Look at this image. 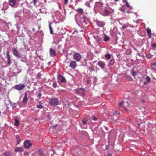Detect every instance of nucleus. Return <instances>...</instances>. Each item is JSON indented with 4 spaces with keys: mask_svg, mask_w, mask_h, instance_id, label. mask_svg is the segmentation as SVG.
Instances as JSON below:
<instances>
[{
    "mask_svg": "<svg viewBox=\"0 0 156 156\" xmlns=\"http://www.w3.org/2000/svg\"><path fill=\"white\" fill-rule=\"evenodd\" d=\"M49 103L52 106L57 105L58 103V101L56 98H49Z\"/></svg>",
    "mask_w": 156,
    "mask_h": 156,
    "instance_id": "nucleus-1",
    "label": "nucleus"
},
{
    "mask_svg": "<svg viewBox=\"0 0 156 156\" xmlns=\"http://www.w3.org/2000/svg\"><path fill=\"white\" fill-rule=\"evenodd\" d=\"M58 82L60 83H66V79L61 74H59L57 76Z\"/></svg>",
    "mask_w": 156,
    "mask_h": 156,
    "instance_id": "nucleus-2",
    "label": "nucleus"
},
{
    "mask_svg": "<svg viewBox=\"0 0 156 156\" xmlns=\"http://www.w3.org/2000/svg\"><path fill=\"white\" fill-rule=\"evenodd\" d=\"M73 58L77 61H80L81 57L80 54L78 53H75L73 55Z\"/></svg>",
    "mask_w": 156,
    "mask_h": 156,
    "instance_id": "nucleus-3",
    "label": "nucleus"
},
{
    "mask_svg": "<svg viewBox=\"0 0 156 156\" xmlns=\"http://www.w3.org/2000/svg\"><path fill=\"white\" fill-rule=\"evenodd\" d=\"M12 52L13 55L17 58H20L21 57V56L19 53L18 51L15 48H13Z\"/></svg>",
    "mask_w": 156,
    "mask_h": 156,
    "instance_id": "nucleus-4",
    "label": "nucleus"
},
{
    "mask_svg": "<svg viewBox=\"0 0 156 156\" xmlns=\"http://www.w3.org/2000/svg\"><path fill=\"white\" fill-rule=\"evenodd\" d=\"M32 144L31 141L30 140H27L24 142V146L26 148H28L31 146Z\"/></svg>",
    "mask_w": 156,
    "mask_h": 156,
    "instance_id": "nucleus-5",
    "label": "nucleus"
},
{
    "mask_svg": "<svg viewBox=\"0 0 156 156\" xmlns=\"http://www.w3.org/2000/svg\"><path fill=\"white\" fill-rule=\"evenodd\" d=\"M25 87V86L24 84L21 85H16L14 86V88L16 89L20 90L23 89Z\"/></svg>",
    "mask_w": 156,
    "mask_h": 156,
    "instance_id": "nucleus-6",
    "label": "nucleus"
},
{
    "mask_svg": "<svg viewBox=\"0 0 156 156\" xmlns=\"http://www.w3.org/2000/svg\"><path fill=\"white\" fill-rule=\"evenodd\" d=\"M17 1L18 0H10L9 2V5L11 7H13L15 6Z\"/></svg>",
    "mask_w": 156,
    "mask_h": 156,
    "instance_id": "nucleus-7",
    "label": "nucleus"
},
{
    "mask_svg": "<svg viewBox=\"0 0 156 156\" xmlns=\"http://www.w3.org/2000/svg\"><path fill=\"white\" fill-rule=\"evenodd\" d=\"M70 66L73 69H75L77 66V64L76 62L72 61L70 63Z\"/></svg>",
    "mask_w": 156,
    "mask_h": 156,
    "instance_id": "nucleus-8",
    "label": "nucleus"
},
{
    "mask_svg": "<svg viewBox=\"0 0 156 156\" xmlns=\"http://www.w3.org/2000/svg\"><path fill=\"white\" fill-rule=\"evenodd\" d=\"M28 98H27V94L26 92H25L24 94V96L22 101V103L23 104H25L27 103Z\"/></svg>",
    "mask_w": 156,
    "mask_h": 156,
    "instance_id": "nucleus-9",
    "label": "nucleus"
},
{
    "mask_svg": "<svg viewBox=\"0 0 156 156\" xmlns=\"http://www.w3.org/2000/svg\"><path fill=\"white\" fill-rule=\"evenodd\" d=\"M96 24L100 27H103L105 25V23L103 22L100 21H97L96 22Z\"/></svg>",
    "mask_w": 156,
    "mask_h": 156,
    "instance_id": "nucleus-10",
    "label": "nucleus"
},
{
    "mask_svg": "<svg viewBox=\"0 0 156 156\" xmlns=\"http://www.w3.org/2000/svg\"><path fill=\"white\" fill-rule=\"evenodd\" d=\"M98 64L101 69H103L105 67V63L103 61H99Z\"/></svg>",
    "mask_w": 156,
    "mask_h": 156,
    "instance_id": "nucleus-11",
    "label": "nucleus"
},
{
    "mask_svg": "<svg viewBox=\"0 0 156 156\" xmlns=\"http://www.w3.org/2000/svg\"><path fill=\"white\" fill-rule=\"evenodd\" d=\"M6 57L7 59V62L8 64L9 65H10L11 64V62L10 60V55L9 53V52H7L6 53Z\"/></svg>",
    "mask_w": 156,
    "mask_h": 156,
    "instance_id": "nucleus-12",
    "label": "nucleus"
},
{
    "mask_svg": "<svg viewBox=\"0 0 156 156\" xmlns=\"http://www.w3.org/2000/svg\"><path fill=\"white\" fill-rule=\"evenodd\" d=\"M50 55L51 56H54L56 55V53L55 51L52 48H51L50 49Z\"/></svg>",
    "mask_w": 156,
    "mask_h": 156,
    "instance_id": "nucleus-13",
    "label": "nucleus"
},
{
    "mask_svg": "<svg viewBox=\"0 0 156 156\" xmlns=\"http://www.w3.org/2000/svg\"><path fill=\"white\" fill-rule=\"evenodd\" d=\"M23 151V148L21 147H17L16 148L15 150V151L16 152H22Z\"/></svg>",
    "mask_w": 156,
    "mask_h": 156,
    "instance_id": "nucleus-14",
    "label": "nucleus"
},
{
    "mask_svg": "<svg viewBox=\"0 0 156 156\" xmlns=\"http://www.w3.org/2000/svg\"><path fill=\"white\" fill-rule=\"evenodd\" d=\"M147 33L148 36L149 38H151V29L149 28H148L147 29Z\"/></svg>",
    "mask_w": 156,
    "mask_h": 156,
    "instance_id": "nucleus-15",
    "label": "nucleus"
},
{
    "mask_svg": "<svg viewBox=\"0 0 156 156\" xmlns=\"http://www.w3.org/2000/svg\"><path fill=\"white\" fill-rule=\"evenodd\" d=\"M78 13L80 15H83L84 13L83 10L82 8H79L77 10Z\"/></svg>",
    "mask_w": 156,
    "mask_h": 156,
    "instance_id": "nucleus-16",
    "label": "nucleus"
},
{
    "mask_svg": "<svg viewBox=\"0 0 156 156\" xmlns=\"http://www.w3.org/2000/svg\"><path fill=\"white\" fill-rule=\"evenodd\" d=\"M4 155V156H11V153L10 151H8L4 152L3 154Z\"/></svg>",
    "mask_w": 156,
    "mask_h": 156,
    "instance_id": "nucleus-17",
    "label": "nucleus"
},
{
    "mask_svg": "<svg viewBox=\"0 0 156 156\" xmlns=\"http://www.w3.org/2000/svg\"><path fill=\"white\" fill-rule=\"evenodd\" d=\"M152 68L156 71V62H154L151 65Z\"/></svg>",
    "mask_w": 156,
    "mask_h": 156,
    "instance_id": "nucleus-18",
    "label": "nucleus"
},
{
    "mask_svg": "<svg viewBox=\"0 0 156 156\" xmlns=\"http://www.w3.org/2000/svg\"><path fill=\"white\" fill-rule=\"evenodd\" d=\"M95 39L96 40V41L97 42H99L101 41L102 38L101 37L99 36H96L94 37Z\"/></svg>",
    "mask_w": 156,
    "mask_h": 156,
    "instance_id": "nucleus-19",
    "label": "nucleus"
},
{
    "mask_svg": "<svg viewBox=\"0 0 156 156\" xmlns=\"http://www.w3.org/2000/svg\"><path fill=\"white\" fill-rule=\"evenodd\" d=\"M129 102L128 101H127L126 102L124 103L123 104V108L125 109H126L125 107H128L129 106L130 104H129Z\"/></svg>",
    "mask_w": 156,
    "mask_h": 156,
    "instance_id": "nucleus-20",
    "label": "nucleus"
},
{
    "mask_svg": "<svg viewBox=\"0 0 156 156\" xmlns=\"http://www.w3.org/2000/svg\"><path fill=\"white\" fill-rule=\"evenodd\" d=\"M38 103L39 104L37 105L36 107L38 108H43V106L42 105L41 101H39Z\"/></svg>",
    "mask_w": 156,
    "mask_h": 156,
    "instance_id": "nucleus-21",
    "label": "nucleus"
},
{
    "mask_svg": "<svg viewBox=\"0 0 156 156\" xmlns=\"http://www.w3.org/2000/svg\"><path fill=\"white\" fill-rule=\"evenodd\" d=\"M16 139L17 141V144H18L20 143V139L19 136L18 135H17L16 136Z\"/></svg>",
    "mask_w": 156,
    "mask_h": 156,
    "instance_id": "nucleus-22",
    "label": "nucleus"
},
{
    "mask_svg": "<svg viewBox=\"0 0 156 156\" xmlns=\"http://www.w3.org/2000/svg\"><path fill=\"white\" fill-rule=\"evenodd\" d=\"M49 27L50 29V33L51 34H53V31L52 28L51 27V23H50Z\"/></svg>",
    "mask_w": 156,
    "mask_h": 156,
    "instance_id": "nucleus-23",
    "label": "nucleus"
},
{
    "mask_svg": "<svg viewBox=\"0 0 156 156\" xmlns=\"http://www.w3.org/2000/svg\"><path fill=\"white\" fill-rule=\"evenodd\" d=\"M114 63V60H110L109 62L108 65L109 66H111L113 65Z\"/></svg>",
    "mask_w": 156,
    "mask_h": 156,
    "instance_id": "nucleus-24",
    "label": "nucleus"
},
{
    "mask_svg": "<svg viewBox=\"0 0 156 156\" xmlns=\"http://www.w3.org/2000/svg\"><path fill=\"white\" fill-rule=\"evenodd\" d=\"M38 154L40 155H43V153L42 150L41 149H40L38 152Z\"/></svg>",
    "mask_w": 156,
    "mask_h": 156,
    "instance_id": "nucleus-25",
    "label": "nucleus"
},
{
    "mask_svg": "<svg viewBox=\"0 0 156 156\" xmlns=\"http://www.w3.org/2000/svg\"><path fill=\"white\" fill-rule=\"evenodd\" d=\"M152 48L153 50H155L156 48V43H152L151 45Z\"/></svg>",
    "mask_w": 156,
    "mask_h": 156,
    "instance_id": "nucleus-26",
    "label": "nucleus"
},
{
    "mask_svg": "<svg viewBox=\"0 0 156 156\" xmlns=\"http://www.w3.org/2000/svg\"><path fill=\"white\" fill-rule=\"evenodd\" d=\"M109 37L106 35H105L104 39V41H108L109 40Z\"/></svg>",
    "mask_w": 156,
    "mask_h": 156,
    "instance_id": "nucleus-27",
    "label": "nucleus"
},
{
    "mask_svg": "<svg viewBox=\"0 0 156 156\" xmlns=\"http://www.w3.org/2000/svg\"><path fill=\"white\" fill-rule=\"evenodd\" d=\"M105 57L106 58L109 59L111 58V55L109 54H108L105 55Z\"/></svg>",
    "mask_w": 156,
    "mask_h": 156,
    "instance_id": "nucleus-28",
    "label": "nucleus"
},
{
    "mask_svg": "<svg viewBox=\"0 0 156 156\" xmlns=\"http://www.w3.org/2000/svg\"><path fill=\"white\" fill-rule=\"evenodd\" d=\"M27 61V59L26 57H23L21 59V61L22 62H26Z\"/></svg>",
    "mask_w": 156,
    "mask_h": 156,
    "instance_id": "nucleus-29",
    "label": "nucleus"
},
{
    "mask_svg": "<svg viewBox=\"0 0 156 156\" xmlns=\"http://www.w3.org/2000/svg\"><path fill=\"white\" fill-rule=\"evenodd\" d=\"M152 56L153 55H152L151 54H149L146 55V58L148 59L151 58H152Z\"/></svg>",
    "mask_w": 156,
    "mask_h": 156,
    "instance_id": "nucleus-30",
    "label": "nucleus"
},
{
    "mask_svg": "<svg viewBox=\"0 0 156 156\" xmlns=\"http://www.w3.org/2000/svg\"><path fill=\"white\" fill-rule=\"evenodd\" d=\"M124 103L123 101H121L119 104V107H123Z\"/></svg>",
    "mask_w": 156,
    "mask_h": 156,
    "instance_id": "nucleus-31",
    "label": "nucleus"
},
{
    "mask_svg": "<svg viewBox=\"0 0 156 156\" xmlns=\"http://www.w3.org/2000/svg\"><path fill=\"white\" fill-rule=\"evenodd\" d=\"M15 125L16 126H18L19 124V122L17 119H15Z\"/></svg>",
    "mask_w": 156,
    "mask_h": 156,
    "instance_id": "nucleus-32",
    "label": "nucleus"
},
{
    "mask_svg": "<svg viewBox=\"0 0 156 156\" xmlns=\"http://www.w3.org/2000/svg\"><path fill=\"white\" fill-rule=\"evenodd\" d=\"M120 112L118 111H116L114 113V115H117L119 114Z\"/></svg>",
    "mask_w": 156,
    "mask_h": 156,
    "instance_id": "nucleus-33",
    "label": "nucleus"
},
{
    "mask_svg": "<svg viewBox=\"0 0 156 156\" xmlns=\"http://www.w3.org/2000/svg\"><path fill=\"white\" fill-rule=\"evenodd\" d=\"M146 79L147 80V82H149L151 81V78L147 76Z\"/></svg>",
    "mask_w": 156,
    "mask_h": 156,
    "instance_id": "nucleus-34",
    "label": "nucleus"
},
{
    "mask_svg": "<svg viewBox=\"0 0 156 156\" xmlns=\"http://www.w3.org/2000/svg\"><path fill=\"white\" fill-rule=\"evenodd\" d=\"M132 75L133 76H134L136 75L137 73H136V72L134 71H133L132 73Z\"/></svg>",
    "mask_w": 156,
    "mask_h": 156,
    "instance_id": "nucleus-35",
    "label": "nucleus"
},
{
    "mask_svg": "<svg viewBox=\"0 0 156 156\" xmlns=\"http://www.w3.org/2000/svg\"><path fill=\"white\" fill-rule=\"evenodd\" d=\"M92 119L94 121H96L98 119L94 116H93L92 117Z\"/></svg>",
    "mask_w": 156,
    "mask_h": 156,
    "instance_id": "nucleus-36",
    "label": "nucleus"
},
{
    "mask_svg": "<svg viewBox=\"0 0 156 156\" xmlns=\"http://www.w3.org/2000/svg\"><path fill=\"white\" fill-rule=\"evenodd\" d=\"M53 87L54 88H56L57 87V83L55 82H54L53 84Z\"/></svg>",
    "mask_w": 156,
    "mask_h": 156,
    "instance_id": "nucleus-37",
    "label": "nucleus"
},
{
    "mask_svg": "<svg viewBox=\"0 0 156 156\" xmlns=\"http://www.w3.org/2000/svg\"><path fill=\"white\" fill-rule=\"evenodd\" d=\"M83 123L84 124H86L87 123L85 119H84L82 121Z\"/></svg>",
    "mask_w": 156,
    "mask_h": 156,
    "instance_id": "nucleus-38",
    "label": "nucleus"
},
{
    "mask_svg": "<svg viewBox=\"0 0 156 156\" xmlns=\"http://www.w3.org/2000/svg\"><path fill=\"white\" fill-rule=\"evenodd\" d=\"M120 10L122 12H124L125 11V9H123V8H122V7L120 8Z\"/></svg>",
    "mask_w": 156,
    "mask_h": 156,
    "instance_id": "nucleus-39",
    "label": "nucleus"
},
{
    "mask_svg": "<svg viewBox=\"0 0 156 156\" xmlns=\"http://www.w3.org/2000/svg\"><path fill=\"white\" fill-rule=\"evenodd\" d=\"M33 3L35 5H36V2H37V0H33Z\"/></svg>",
    "mask_w": 156,
    "mask_h": 156,
    "instance_id": "nucleus-40",
    "label": "nucleus"
},
{
    "mask_svg": "<svg viewBox=\"0 0 156 156\" xmlns=\"http://www.w3.org/2000/svg\"><path fill=\"white\" fill-rule=\"evenodd\" d=\"M127 26L126 25H125L123 26L122 28V30L123 29V30H124L126 28Z\"/></svg>",
    "mask_w": 156,
    "mask_h": 156,
    "instance_id": "nucleus-41",
    "label": "nucleus"
},
{
    "mask_svg": "<svg viewBox=\"0 0 156 156\" xmlns=\"http://www.w3.org/2000/svg\"><path fill=\"white\" fill-rule=\"evenodd\" d=\"M68 0H64V4H67L68 3Z\"/></svg>",
    "mask_w": 156,
    "mask_h": 156,
    "instance_id": "nucleus-42",
    "label": "nucleus"
},
{
    "mask_svg": "<svg viewBox=\"0 0 156 156\" xmlns=\"http://www.w3.org/2000/svg\"><path fill=\"white\" fill-rule=\"evenodd\" d=\"M53 128H55L57 127V125H54L52 126Z\"/></svg>",
    "mask_w": 156,
    "mask_h": 156,
    "instance_id": "nucleus-43",
    "label": "nucleus"
},
{
    "mask_svg": "<svg viewBox=\"0 0 156 156\" xmlns=\"http://www.w3.org/2000/svg\"><path fill=\"white\" fill-rule=\"evenodd\" d=\"M126 6L128 8L130 7V5H129V3H128V2H127L126 3Z\"/></svg>",
    "mask_w": 156,
    "mask_h": 156,
    "instance_id": "nucleus-44",
    "label": "nucleus"
},
{
    "mask_svg": "<svg viewBox=\"0 0 156 156\" xmlns=\"http://www.w3.org/2000/svg\"><path fill=\"white\" fill-rule=\"evenodd\" d=\"M108 145H106L105 147V148L106 150H108Z\"/></svg>",
    "mask_w": 156,
    "mask_h": 156,
    "instance_id": "nucleus-45",
    "label": "nucleus"
},
{
    "mask_svg": "<svg viewBox=\"0 0 156 156\" xmlns=\"http://www.w3.org/2000/svg\"><path fill=\"white\" fill-rule=\"evenodd\" d=\"M28 153V152H24V155H27Z\"/></svg>",
    "mask_w": 156,
    "mask_h": 156,
    "instance_id": "nucleus-46",
    "label": "nucleus"
},
{
    "mask_svg": "<svg viewBox=\"0 0 156 156\" xmlns=\"http://www.w3.org/2000/svg\"><path fill=\"white\" fill-rule=\"evenodd\" d=\"M42 94L41 93H39L38 94V97L40 98Z\"/></svg>",
    "mask_w": 156,
    "mask_h": 156,
    "instance_id": "nucleus-47",
    "label": "nucleus"
},
{
    "mask_svg": "<svg viewBox=\"0 0 156 156\" xmlns=\"http://www.w3.org/2000/svg\"><path fill=\"white\" fill-rule=\"evenodd\" d=\"M123 1L124 2H126V3L128 2L127 0H123Z\"/></svg>",
    "mask_w": 156,
    "mask_h": 156,
    "instance_id": "nucleus-48",
    "label": "nucleus"
},
{
    "mask_svg": "<svg viewBox=\"0 0 156 156\" xmlns=\"http://www.w3.org/2000/svg\"><path fill=\"white\" fill-rule=\"evenodd\" d=\"M108 11L107 10H105V13H108Z\"/></svg>",
    "mask_w": 156,
    "mask_h": 156,
    "instance_id": "nucleus-49",
    "label": "nucleus"
},
{
    "mask_svg": "<svg viewBox=\"0 0 156 156\" xmlns=\"http://www.w3.org/2000/svg\"><path fill=\"white\" fill-rule=\"evenodd\" d=\"M108 156H111V155L109 154H108Z\"/></svg>",
    "mask_w": 156,
    "mask_h": 156,
    "instance_id": "nucleus-50",
    "label": "nucleus"
},
{
    "mask_svg": "<svg viewBox=\"0 0 156 156\" xmlns=\"http://www.w3.org/2000/svg\"><path fill=\"white\" fill-rule=\"evenodd\" d=\"M105 129L106 130H108V128L107 127H105Z\"/></svg>",
    "mask_w": 156,
    "mask_h": 156,
    "instance_id": "nucleus-51",
    "label": "nucleus"
},
{
    "mask_svg": "<svg viewBox=\"0 0 156 156\" xmlns=\"http://www.w3.org/2000/svg\"><path fill=\"white\" fill-rule=\"evenodd\" d=\"M115 2H117L119 1V0H114Z\"/></svg>",
    "mask_w": 156,
    "mask_h": 156,
    "instance_id": "nucleus-52",
    "label": "nucleus"
},
{
    "mask_svg": "<svg viewBox=\"0 0 156 156\" xmlns=\"http://www.w3.org/2000/svg\"><path fill=\"white\" fill-rule=\"evenodd\" d=\"M92 69L91 68H90V71H91L92 69Z\"/></svg>",
    "mask_w": 156,
    "mask_h": 156,
    "instance_id": "nucleus-53",
    "label": "nucleus"
}]
</instances>
